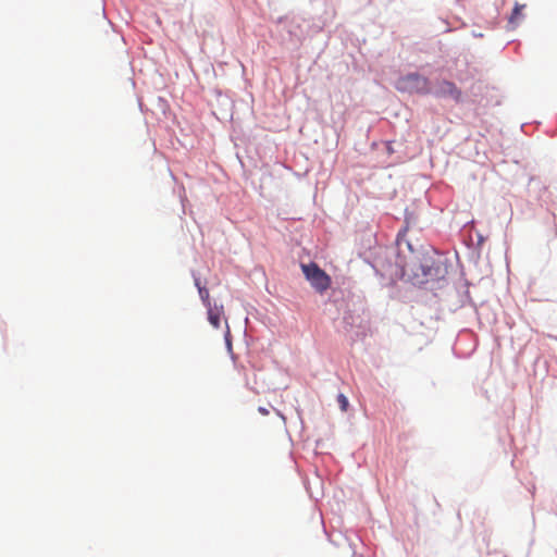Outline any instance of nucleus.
I'll use <instances>...</instances> for the list:
<instances>
[{
	"label": "nucleus",
	"mask_w": 557,
	"mask_h": 557,
	"mask_svg": "<svg viewBox=\"0 0 557 557\" xmlns=\"http://www.w3.org/2000/svg\"><path fill=\"white\" fill-rule=\"evenodd\" d=\"M396 88L403 92L425 95L430 92V82L418 73H410L397 81Z\"/></svg>",
	"instance_id": "nucleus-1"
},
{
	"label": "nucleus",
	"mask_w": 557,
	"mask_h": 557,
	"mask_svg": "<svg viewBox=\"0 0 557 557\" xmlns=\"http://www.w3.org/2000/svg\"><path fill=\"white\" fill-rule=\"evenodd\" d=\"M301 270L317 292L323 293L330 288L331 277L317 263L301 264Z\"/></svg>",
	"instance_id": "nucleus-2"
},
{
	"label": "nucleus",
	"mask_w": 557,
	"mask_h": 557,
	"mask_svg": "<svg viewBox=\"0 0 557 557\" xmlns=\"http://www.w3.org/2000/svg\"><path fill=\"white\" fill-rule=\"evenodd\" d=\"M434 95L438 98H450L456 102H460L462 98V92L456 84L446 79L437 83Z\"/></svg>",
	"instance_id": "nucleus-3"
},
{
	"label": "nucleus",
	"mask_w": 557,
	"mask_h": 557,
	"mask_svg": "<svg viewBox=\"0 0 557 557\" xmlns=\"http://www.w3.org/2000/svg\"><path fill=\"white\" fill-rule=\"evenodd\" d=\"M208 311V320L210 324L219 329L221 326V319L224 314L223 306L211 305L206 307Z\"/></svg>",
	"instance_id": "nucleus-4"
},
{
	"label": "nucleus",
	"mask_w": 557,
	"mask_h": 557,
	"mask_svg": "<svg viewBox=\"0 0 557 557\" xmlns=\"http://www.w3.org/2000/svg\"><path fill=\"white\" fill-rule=\"evenodd\" d=\"M195 285L198 288V293L203 305L206 307L211 306L212 304L210 300L209 290L205 286H201L200 280L198 277L195 278Z\"/></svg>",
	"instance_id": "nucleus-5"
},
{
	"label": "nucleus",
	"mask_w": 557,
	"mask_h": 557,
	"mask_svg": "<svg viewBox=\"0 0 557 557\" xmlns=\"http://www.w3.org/2000/svg\"><path fill=\"white\" fill-rule=\"evenodd\" d=\"M524 8V5H521V4H518L516 3L513 10H512V13L510 15V18H509V22L511 24L516 23L519 18H520V15H521V10Z\"/></svg>",
	"instance_id": "nucleus-6"
},
{
	"label": "nucleus",
	"mask_w": 557,
	"mask_h": 557,
	"mask_svg": "<svg viewBox=\"0 0 557 557\" xmlns=\"http://www.w3.org/2000/svg\"><path fill=\"white\" fill-rule=\"evenodd\" d=\"M337 400H338V403H339V405H341V409H342L343 411H346V410H347V407H348V400H347L346 396H345L344 394H339V395L337 396Z\"/></svg>",
	"instance_id": "nucleus-7"
},
{
	"label": "nucleus",
	"mask_w": 557,
	"mask_h": 557,
	"mask_svg": "<svg viewBox=\"0 0 557 557\" xmlns=\"http://www.w3.org/2000/svg\"><path fill=\"white\" fill-rule=\"evenodd\" d=\"M433 264H434V262L431 261L430 264L428 263V264L423 265V268H424L423 274L425 276H433V273H432ZM436 274H437V271L434 273V275H436Z\"/></svg>",
	"instance_id": "nucleus-8"
},
{
	"label": "nucleus",
	"mask_w": 557,
	"mask_h": 557,
	"mask_svg": "<svg viewBox=\"0 0 557 557\" xmlns=\"http://www.w3.org/2000/svg\"><path fill=\"white\" fill-rule=\"evenodd\" d=\"M259 412H260V413H262L263 416L269 414L268 409H265V408H263V407H260V408H259Z\"/></svg>",
	"instance_id": "nucleus-9"
}]
</instances>
